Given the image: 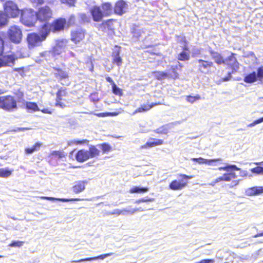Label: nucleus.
Wrapping results in <instances>:
<instances>
[{
	"label": "nucleus",
	"instance_id": "ddd939ff",
	"mask_svg": "<svg viewBox=\"0 0 263 263\" xmlns=\"http://www.w3.org/2000/svg\"><path fill=\"white\" fill-rule=\"evenodd\" d=\"M90 13L95 22H100L105 16L102 9L98 6L93 7L90 10Z\"/></svg>",
	"mask_w": 263,
	"mask_h": 263
},
{
	"label": "nucleus",
	"instance_id": "13d9d810",
	"mask_svg": "<svg viewBox=\"0 0 263 263\" xmlns=\"http://www.w3.org/2000/svg\"><path fill=\"white\" fill-rule=\"evenodd\" d=\"M215 260L213 259H202L200 261L197 262L196 263H214Z\"/></svg>",
	"mask_w": 263,
	"mask_h": 263
},
{
	"label": "nucleus",
	"instance_id": "338daca9",
	"mask_svg": "<svg viewBox=\"0 0 263 263\" xmlns=\"http://www.w3.org/2000/svg\"><path fill=\"white\" fill-rule=\"evenodd\" d=\"M74 21H75V17L74 15H72L69 17V18L68 20V23L70 25L72 24H73L74 22Z\"/></svg>",
	"mask_w": 263,
	"mask_h": 263
},
{
	"label": "nucleus",
	"instance_id": "2eb2a0df",
	"mask_svg": "<svg viewBox=\"0 0 263 263\" xmlns=\"http://www.w3.org/2000/svg\"><path fill=\"white\" fill-rule=\"evenodd\" d=\"M193 162H196L199 164H207L209 165H213V163L222 161L221 158L214 159H205L202 157L193 158L191 159Z\"/></svg>",
	"mask_w": 263,
	"mask_h": 263
},
{
	"label": "nucleus",
	"instance_id": "b1692460",
	"mask_svg": "<svg viewBox=\"0 0 263 263\" xmlns=\"http://www.w3.org/2000/svg\"><path fill=\"white\" fill-rule=\"evenodd\" d=\"M54 70L55 72L53 73L54 77L61 81L68 78V77L67 73L61 69L55 68Z\"/></svg>",
	"mask_w": 263,
	"mask_h": 263
},
{
	"label": "nucleus",
	"instance_id": "4468645a",
	"mask_svg": "<svg viewBox=\"0 0 263 263\" xmlns=\"http://www.w3.org/2000/svg\"><path fill=\"white\" fill-rule=\"evenodd\" d=\"M209 52L214 62L218 65L223 64L224 59L223 57L218 52L214 51L211 48L209 49Z\"/></svg>",
	"mask_w": 263,
	"mask_h": 263
},
{
	"label": "nucleus",
	"instance_id": "9b49d317",
	"mask_svg": "<svg viewBox=\"0 0 263 263\" xmlns=\"http://www.w3.org/2000/svg\"><path fill=\"white\" fill-rule=\"evenodd\" d=\"M85 31L80 27H77L71 32V40L77 43L82 40L85 36Z\"/></svg>",
	"mask_w": 263,
	"mask_h": 263
},
{
	"label": "nucleus",
	"instance_id": "f8f14e48",
	"mask_svg": "<svg viewBox=\"0 0 263 263\" xmlns=\"http://www.w3.org/2000/svg\"><path fill=\"white\" fill-rule=\"evenodd\" d=\"M46 24V23H45ZM66 21L65 19H59L55 21L52 25L47 23L50 27V31L58 32L64 29Z\"/></svg>",
	"mask_w": 263,
	"mask_h": 263
},
{
	"label": "nucleus",
	"instance_id": "f704fd0d",
	"mask_svg": "<svg viewBox=\"0 0 263 263\" xmlns=\"http://www.w3.org/2000/svg\"><path fill=\"white\" fill-rule=\"evenodd\" d=\"M154 105H142L141 107H139L137 109L135 110L133 112V115H135L138 112H142L146 111L150 109H151L153 107Z\"/></svg>",
	"mask_w": 263,
	"mask_h": 263
},
{
	"label": "nucleus",
	"instance_id": "c85d7f7f",
	"mask_svg": "<svg viewBox=\"0 0 263 263\" xmlns=\"http://www.w3.org/2000/svg\"><path fill=\"white\" fill-rule=\"evenodd\" d=\"M9 17L6 13L0 12V28L6 26L8 23Z\"/></svg>",
	"mask_w": 263,
	"mask_h": 263
},
{
	"label": "nucleus",
	"instance_id": "7c9ffc66",
	"mask_svg": "<svg viewBox=\"0 0 263 263\" xmlns=\"http://www.w3.org/2000/svg\"><path fill=\"white\" fill-rule=\"evenodd\" d=\"M149 191L147 187L134 186L130 190V193H146Z\"/></svg>",
	"mask_w": 263,
	"mask_h": 263
},
{
	"label": "nucleus",
	"instance_id": "393cba45",
	"mask_svg": "<svg viewBox=\"0 0 263 263\" xmlns=\"http://www.w3.org/2000/svg\"><path fill=\"white\" fill-rule=\"evenodd\" d=\"M112 57L113 58V63L118 66H120L122 64V60L120 56V50L119 49L114 51Z\"/></svg>",
	"mask_w": 263,
	"mask_h": 263
},
{
	"label": "nucleus",
	"instance_id": "0eeeda50",
	"mask_svg": "<svg viewBox=\"0 0 263 263\" xmlns=\"http://www.w3.org/2000/svg\"><path fill=\"white\" fill-rule=\"evenodd\" d=\"M8 33L9 38L11 42L17 44L21 41L22 33L18 27L16 26L11 27L8 30Z\"/></svg>",
	"mask_w": 263,
	"mask_h": 263
},
{
	"label": "nucleus",
	"instance_id": "2f4dec72",
	"mask_svg": "<svg viewBox=\"0 0 263 263\" xmlns=\"http://www.w3.org/2000/svg\"><path fill=\"white\" fill-rule=\"evenodd\" d=\"M88 152V155L90 158H93L97 156H98L100 154V151L98 149H97L96 146L91 145L89 147V151H87Z\"/></svg>",
	"mask_w": 263,
	"mask_h": 263
},
{
	"label": "nucleus",
	"instance_id": "bf43d9fd",
	"mask_svg": "<svg viewBox=\"0 0 263 263\" xmlns=\"http://www.w3.org/2000/svg\"><path fill=\"white\" fill-rule=\"evenodd\" d=\"M31 128L29 127H16L13 130L15 132H24L30 129Z\"/></svg>",
	"mask_w": 263,
	"mask_h": 263
},
{
	"label": "nucleus",
	"instance_id": "4d7b16f0",
	"mask_svg": "<svg viewBox=\"0 0 263 263\" xmlns=\"http://www.w3.org/2000/svg\"><path fill=\"white\" fill-rule=\"evenodd\" d=\"M61 1L62 3L66 4L69 6H73L76 0H61Z\"/></svg>",
	"mask_w": 263,
	"mask_h": 263
},
{
	"label": "nucleus",
	"instance_id": "ea45409f",
	"mask_svg": "<svg viewBox=\"0 0 263 263\" xmlns=\"http://www.w3.org/2000/svg\"><path fill=\"white\" fill-rule=\"evenodd\" d=\"M257 167L253 168L251 170V172L253 174L256 175H263V166L261 165H257Z\"/></svg>",
	"mask_w": 263,
	"mask_h": 263
},
{
	"label": "nucleus",
	"instance_id": "603ef678",
	"mask_svg": "<svg viewBox=\"0 0 263 263\" xmlns=\"http://www.w3.org/2000/svg\"><path fill=\"white\" fill-rule=\"evenodd\" d=\"M51 155L58 156L59 158H62L65 156L63 152L57 151H53L51 153Z\"/></svg>",
	"mask_w": 263,
	"mask_h": 263
},
{
	"label": "nucleus",
	"instance_id": "412c9836",
	"mask_svg": "<svg viewBox=\"0 0 263 263\" xmlns=\"http://www.w3.org/2000/svg\"><path fill=\"white\" fill-rule=\"evenodd\" d=\"M65 46V42L63 40H58L55 45L53 47L52 52L54 55L60 54L63 47Z\"/></svg>",
	"mask_w": 263,
	"mask_h": 263
},
{
	"label": "nucleus",
	"instance_id": "4be33fe9",
	"mask_svg": "<svg viewBox=\"0 0 263 263\" xmlns=\"http://www.w3.org/2000/svg\"><path fill=\"white\" fill-rule=\"evenodd\" d=\"M113 7L110 3L106 2L102 4V10L105 16H110L112 13Z\"/></svg>",
	"mask_w": 263,
	"mask_h": 263
},
{
	"label": "nucleus",
	"instance_id": "a18cd8bd",
	"mask_svg": "<svg viewBox=\"0 0 263 263\" xmlns=\"http://www.w3.org/2000/svg\"><path fill=\"white\" fill-rule=\"evenodd\" d=\"M88 142V141L87 140H72L70 141H68V145L71 146V145H72L73 144H76L77 145L78 144H85V143H87Z\"/></svg>",
	"mask_w": 263,
	"mask_h": 263
},
{
	"label": "nucleus",
	"instance_id": "5fc2aeb1",
	"mask_svg": "<svg viewBox=\"0 0 263 263\" xmlns=\"http://www.w3.org/2000/svg\"><path fill=\"white\" fill-rule=\"evenodd\" d=\"M167 130V129L164 126H162L157 128L155 131L157 133L159 134H166Z\"/></svg>",
	"mask_w": 263,
	"mask_h": 263
},
{
	"label": "nucleus",
	"instance_id": "f257e3e1",
	"mask_svg": "<svg viewBox=\"0 0 263 263\" xmlns=\"http://www.w3.org/2000/svg\"><path fill=\"white\" fill-rule=\"evenodd\" d=\"M50 32L49 25L44 24L40 29L39 33H30L27 35V41L29 49L41 45L42 42L46 40Z\"/></svg>",
	"mask_w": 263,
	"mask_h": 263
},
{
	"label": "nucleus",
	"instance_id": "e433bc0d",
	"mask_svg": "<svg viewBox=\"0 0 263 263\" xmlns=\"http://www.w3.org/2000/svg\"><path fill=\"white\" fill-rule=\"evenodd\" d=\"M80 20L79 22L81 24L88 23L90 21V17L87 16L85 13H80L79 15Z\"/></svg>",
	"mask_w": 263,
	"mask_h": 263
},
{
	"label": "nucleus",
	"instance_id": "49530a36",
	"mask_svg": "<svg viewBox=\"0 0 263 263\" xmlns=\"http://www.w3.org/2000/svg\"><path fill=\"white\" fill-rule=\"evenodd\" d=\"M258 80L262 81L263 79V66L258 68L256 75Z\"/></svg>",
	"mask_w": 263,
	"mask_h": 263
},
{
	"label": "nucleus",
	"instance_id": "de8ad7c7",
	"mask_svg": "<svg viewBox=\"0 0 263 263\" xmlns=\"http://www.w3.org/2000/svg\"><path fill=\"white\" fill-rule=\"evenodd\" d=\"M240 169L235 165L227 164L226 165V171L231 172L233 171H239Z\"/></svg>",
	"mask_w": 263,
	"mask_h": 263
},
{
	"label": "nucleus",
	"instance_id": "8fccbe9b",
	"mask_svg": "<svg viewBox=\"0 0 263 263\" xmlns=\"http://www.w3.org/2000/svg\"><path fill=\"white\" fill-rule=\"evenodd\" d=\"M263 122V117L254 121L252 123L248 125V127H252L256 124Z\"/></svg>",
	"mask_w": 263,
	"mask_h": 263
},
{
	"label": "nucleus",
	"instance_id": "dca6fc26",
	"mask_svg": "<svg viewBox=\"0 0 263 263\" xmlns=\"http://www.w3.org/2000/svg\"><path fill=\"white\" fill-rule=\"evenodd\" d=\"M89 158L88 152L85 149L79 150L76 155V159L80 162H83Z\"/></svg>",
	"mask_w": 263,
	"mask_h": 263
},
{
	"label": "nucleus",
	"instance_id": "72a5a7b5",
	"mask_svg": "<svg viewBox=\"0 0 263 263\" xmlns=\"http://www.w3.org/2000/svg\"><path fill=\"white\" fill-rule=\"evenodd\" d=\"M153 74L154 77L158 80H162L168 78V73L164 71H154Z\"/></svg>",
	"mask_w": 263,
	"mask_h": 263
},
{
	"label": "nucleus",
	"instance_id": "473e14b6",
	"mask_svg": "<svg viewBox=\"0 0 263 263\" xmlns=\"http://www.w3.org/2000/svg\"><path fill=\"white\" fill-rule=\"evenodd\" d=\"M41 146V143L39 142L36 143L32 147L26 148L25 149V153L26 154H31L34 152L38 151Z\"/></svg>",
	"mask_w": 263,
	"mask_h": 263
},
{
	"label": "nucleus",
	"instance_id": "f03ea898",
	"mask_svg": "<svg viewBox=\"0 0 263 263\" xmlns=\"http://www.w3.org/2000/svg\"><path fill=\"white\" fill-rule=\"evenodd\" d=\"M235 55V53H231L230 56L224 59L223 64L230 66L232 69V71L228 72L227 76L222 78L223 82H227L231 80L232 78V74L237 72L239 69V64Z\"/></svg>",
	"mask_w": 263,
	"mask_h": 263
},
{
	"label": "nucleus",
	"instance_id": "774afa93",
	"mask_svg": "<svg viewBox=\"0 0 263 263\" xmlns=\"http://www.w3.org/2000/svg\"><path fill=\"white\" fill-rule=\"evenodd\" d=\"M106 80L107 82H109L111 84V86H112L114 83H115L113 81L112 79L110 77H107L106 78Z\"/></svg>",
	"mask_w": 263,
	"mask_h": 263
},
{
	"label": "nucleus",
	"instance_id": "a19ab883",
	"mask_svg": "<svg viewBox=\"0 0 263 263\" xmlns=\"http://www.w3.org/2000/svg\"><path fill=\"white\" fill-rule=\"evenodd\" d=\"M98 146L102 150L103 153H108L111 149V146L106 143L98 145Z\"/></svg>",
	"mask_w": 263,
	"mask_h": 263
},
{
	"label": "nucleus",
	"instance_id": "5701e85b",
	"mask_svg": "<svg viewBox=\"0 0 263 263\" xmlns=\"http://www.w3.org/2000/svg\"><path fill=\"white\" fill-rule=\"evenodd\" d=\"M143 211H144V209L141 207L138 208L132 209L131 208V206H130L121 210V212L122 213L121 215H124V216L127 215H133L136 212Z\"/></svg>",
	"mask_w": 263,
	"mask_h": 263
},
{
	"label": "nucleus",
	"instance_id": "6ab92c4d",
	"mask_svg": "<svg viewBox=\"0 0 263 263\" xmlns=\"http://www.w3.org/2000/svg\"><path fill=\"white\" fill-rule=\"evenodd\" d=\"M3 66H9L11 67L14 64L15 59L12 55H8L4 56L1 58Z\"/></svg>",
	"mask_w": 263,
	"mask_h": 263
},
{
	"label": "nucleus",
	"instance_id": "a878e982",
	"mask_svg": "<svg viewBox=\"0 0 263 263\" xmlns=\"http://www.w3.org/2000/svg\"><path fill=\"white\" fill-rule=\"evenodd\" d=\"M256 72L253 71L247 74L243 79V81L247 83H253L258 80L257 78Z\"/></svg>",
	"mask_w": 263,
	"mask_h": 263
},
{
	"label": "nucleus",
	"instance_id": "4c0bfd02",
	"mask_svg": "<svg viewBox=\"0 0 263 263\" xmlns=\"http://www.w3.org/2000/svg\"><path fill=\"white\" fill-rule=\"evenodd\" d=\"M67 92L66 91V89L64 87H61L58 89V92L56 93L57 98L58 100H62V97L66 96Z\"/></svg>",
	"mask_w": 263,
	"mask_h": 263
},
{
	"label": "nucleus",
	"instance_id": "7ed1b4c3",
	"mask_svg": "<svg viewBox=\"0 0 263 263\" xmlns=\"http://www.w3.org/2000/svg\"><path fill=\"white\" fill-rule=\"evenodd\" d=\"M21 20L26 26H33L37 20L36 12L31 9H25L22 11Z\"/></svg>",
	"mask_w": 263,
	"mask_h": 263
},
{
	"label": "nucleus",
	"instance_id": "09e8293b",
	"mask_svg": "<svg viewBox=\"0 0 263 263\" xmlns=\"http://www.w3.org/2000/svg\"><path fill=\"white\" fill-rule=\"evenodd\" d=\"M111 21H112V20H107L106 21H103V23L99 25L100 26V28L103 29H105L106 27H107L108 28H109V23Z\"/></svg>",
	"mask_w": 263,
	"mask_h": 263
},
{
	"label": "nucleus",
	"instance_id": "e2e57ef3",
	"mask_svg": "<svg viewBox=\"0 0 263 263\" xmlns=\"http://www.w3.org/2000/svg\"><path fill=\"white\" fill-rule=\"evenodd\" d=\"M222 177H223V181H229L231 180V178H230L228 173L223 174V175L222 176Z\"/></svg>",
	"mask_w": 263,
	"mask_h": 263
},
{
	"label": "nucleus",
	"instance_id": "58836bf2",
	"mask_svg": "<svg viewBox=\"0 0 263 263\" xmlns=\"http://www.w3.org/2000/svg\"><path fill=\"white\" fill-rule=\"evenodd\" d=\"M12 171L7 168H0V177L6 178L11 175Z\"/></svg>",
	"mask_w": 263,
	"mask_h": 263
},
{
	"label": "nucleus",
	"instance_id": "bb28decb",
	"mask_svg": "<svg viewBox=\"0 0 263 263\" xmlns=\"http://www.w3.org/2000/svg\"><path fill=\"white\" fill-rule=\"evenodd\" d=\"M43 199H46L47 200H50V201H62L63 202H66L69 201H80L82 200L83 199H80V198H58L55 197H43Z\"/></svg>",
	"mask_w": 263,
	"mask_h": 263
},
{
	"label": "nucleus",
	"instance_id": "69168bd1",
	"mask_svg": "<svg viewBox=\"0 0 263 263\" xmlns=\"http://www.w3.org/2000/svg\"><path fill=\"white\" fill-rule=\"evenodd\" d=\"M228 174L229 175L230 178H231V180L232 179L236 178L237 177V175H236V174L234 172H233V171L230 172L229 173H228Z\"/></svg>",
	"mask_w": 263,
	"mask_h": 263
},
{
	"label": "nucleus",
	"instance_id": "0e129e2a",
	"mask_svg": "<svg viewBox=\"0 0 263 263\" xmlns=\"http://www.w3.org/2000/svg\"><path fill=\"white\" fill-rule=\"evenodd\" d=\"M13 71H17L20 73V74H22V73L24 72V67H21V68H15L13 69Z\"/></svg>",
	"mask_w": 263,
	"mask_h": 263
},
{
	"label": "nucleus",
	"instance_id": "864d4df0",
	"mask_svg": "<svg viewBox=\"0 0 263 263\" xmlns=\"http://www.w3.org/2000/svg\"><path fill=\"white\" fill-rule=\"evenodd\" d=\"M61 100H58V99H56L55 106L61 108H64L66 106V105L64 103L61 102Z\"/></svg>",
	"mask_w": 263,
	"mask_h": 263
},
{
	"label": "nucleus",
	"instance_id": "c9c22d12",
	"mask_svg": "<svg viewBox=\"0 0 263 263\" xmlns=\"http://www.w3.org/2000/svg\"><path fill=\"white\" fill-rule=\"evenodd\" d=\"M190 58V54L185 51L181 52L177 57V59L182 61H185L189 60Z\"/></svg>",
	"mask_w": 263,
	"mask_h": 263
},
{
	"label": "nucleus",
	"instance_id": "9d476101",
	"mask_svg": "<svg viewBox=\"0 0 263 263\" xmlns=\"http://www.w3.org/2000/svg\"><path fill=\"white\" fill-rule=\"evenodd\" d=\"M128 6L126 2L123 0L117 1L114 6V13L119 15H122L126 12L128 10Z\"/></svg>",
	"mask_w": 263,
	"mask_h": 263
},
{
	"label": "nucleus",
	"instance_id": "aec40b11",
	"mask_svg": "<svg viewBox=\"0 0 263 263\" xmlns=\"http://www.w3.org/2000/svg\"><path fill=\"white\" fill-rule=\"evenodd\" d=\"M85 183H87L86 181H79L76 182L75 185L72 187V191L76 194L83 192L85 189Z\"/></svg>",
	"mask_w": 263,
	"mask_h": 263
},
{
	"label": "nucleus",
	"instance_id": "1a4fd4ad",
	"mask_svg": "<svg viewBox=\"0 0 263 263\" xmlns=\"http://www.w3.org/2000/svg\"><path fill=\"white\" fill-rule=\"evenodd\" d=\"M36 14L37 20L41 22L47 21L52 15L51 11L47 6L40 8Z\"/></svg>",
	"mask_w": 263,
	"mask_h": 263
},
{
	"label": "nucleus",
	"instance_id": "c03bdc74",
	"mask_svg": "<svg viewBox=\"0 0 263 263\" xmlns=\"http://www.w3.org/2000/svg\"><path fill=\"white\" fill-rule=\"evenodd\" d=\"M201 97L199 95H197L195 96H187L186 97V100L191 103H194L196 100H200Z\"/></svg>",
	"mask_w": 263,
	"mask_h": 263
},
{
	"label": "nucleus",
	"instance_id": "f3484780",
	"mask_svg": "<svg viewBox=\"0 0 263 263\" xmlns=\"http://www.w3.org/2000/svg\"><path fill=\"white\" fill-rule=\"evenodd\" d=\"M113 254H114V253H109L100 255L96 256V257H88V258H83V259H79L78 260H72V261H71V262H81L85 261H92V260H96L99 259H104L106 257L110 256L112 255Z\"/></svg>",
	"mask_w": 263,
	"mask_h": 263
},
{
	"label": "nucleus",
	"instance_id": "c756f323",
	"mask_svg": "<svg viewBox=\"0 0 263 263\" xmlns=\"http://www.w3.org/2000/svg\"><path fill=\"white\" fill-rule=\"evenodd\" d=\"M26 108L30 112V110L36 111L40 110V109L36 103L31 102H26Z\"/></svg>",
	"mask_w": 263,
	"mask_h": 263
},
{
	"label": "nucleus",
	"instance_id": "423d86ee",
	"mask_svg": "<svg viewBox=\"0 0 263 263\" xmlns=\"http://www.w3.org/2000/svg\"><path fill=\"white\" fill-rule=\"evenodd\" d=\"M195 63L198 64L197 67L199 71L204 74L210 73L212 68L214 67L213 62L202 59L196 60Z\"/></svg>",
	"mask_w": 263,
	"mask_h": 263
},
{
	"label": "nucleus",
	"instance_id": "cd10ccee",
	"mask_svg": "<svg viewBox=\"0 0 263 263\" xmlns=\"http://www.w3.org/2000/svg\"><path fill=\"white\" fill-rule=\"evenodd\" d=\"M155 141L147 142L144 145L141 146V148H147L154 147L156 145H161L163 143V140L160 139H154Z\"/></svg>",
	"mask_w": 263,
	"mask_h": 263
},
{
	"label": "nucleus",
	"instance_id": "6e6d98bb",
	"mask_svg": "<svg viewBox=\"0 0 263 263\" xmlns=\"http://www.w3.org/2000/svg\"><path fill=\"white\" fill-rule=\"evenodd\" d=\"M122 213L120 209H115L111 212H108V215H116L117 216L121 215Z\"/></svg>",
	"mask_w": 263,
	"mask_h": 263
},
{
	"label": "nucleus",
	"instance_id": "3c124183",
	"mask_svg": "<svg viewBox=\"0 0 263 263\" xmlns=\"http://www.w3.org/2000/svg\"><path fill=\"white\" fill-rule=\"evenodd\" d=\"M24 244L23 241H12L10 246L12 247H20Z\"/></svg>",
	"mask_w": 263,
	"mask_h": 263
},
{
	"label": "nucleus",
	"instance_id": "052dcab7",
	"mask_svg": "<svg viewBox=\"0 0 263 263\" xmlns=\"http://www.w3.org/2000/svg\"><path fill=\"white\" fill-rule=\"evenodd\" d=\"M4 41L3 39L0 37V55H1L4 52Z\"/></svg>",
	"mask_w": 263,
	"mask_h": 263
},
{
	"label": "nucleus",
	"instance_id": "6e6552de",
	"mask_svg": "<svg viewBox=\"0 0 263 263\" xmlns=\"http://www.w3.org/2000/svg\"><path fill=\"white\" fill-rule=\"evenodd\" d=\"M180 176L182 177V179L180 181L173 180L169 185L170 189L174 191L182 190L187 185V182H184L183 180H187L193 178L192 176H187L184 174H181Z\"/></svg>",
	"mask_w": 263,
	"mask_h": 263
},
{
	"label": "nucleus",
	"instance_id": "39448f33",
	"mask_svg": "<svg viewBox=\"0 0 263 263\" xmlns=\"http://www.w3.org/2000/svg\"><path fill=\"white\" fill-rule=\"evenodd\" d=\"M5 13L9 16L15 17L18 15L20 10L17 5L11 1H8L4 4Z\"/></svg>",
	"mask_w": 263,
	"mask_h": 263
},
{
	"label": "nucleus",
	"instance_id": "20e7f679",
	"mask_svg": "<svg viewBox=\"0 0 263 263\" xmlns=\"http://www.w3.org/2000/svg\"><path fill=\"white\" fill-rule=\"evenodd\" d=\"M0 108L9 112H13L16 111L18 107L14 98L7 96L0 97Z\"/></svg>",
	"mask_w": 263,
	"mask_h": 263
},
{
	"label": "nucleus",
	"instance_id": "79ce46f5",
	"mask_svg": "<svg viewBox=\"0 0 263 263\" xmlns=\"http://www.w3.org/2000/svg\"><path fill=\"white\" fill-rule=\"evenodd\" d=\"M176 68H177V66H171L172 73H168V78L173 79H176L178 78L179 74L176 71Z\"/></svg>",
	"mask_w": 263,
	"mask_h": 263
},
{
	"label": "nucleus",
	"instance_id": "a211bd4d",
	"mask_svg": "<svg viewBox=\"0 0 263 263\" xmlns=\"http://www.w3.org/2000/svg\"><path fill=\"white\" fill-rule=\"evenodd\" d=\"M263 193V186H253L248 189L246 191V194L248 196L258 195Z\"/></svg>",
	"mask_w": 263,
	"mask_h": 263
},
{
	"label": "nucleus",
	"instance_id": "37998d69",
	"mask_svg": "<svg viewBox=\"0 0 263 263\" xmlns=\"http://www.w3.org/2000/svg\"><path fill=\"white\" fill-rule=\"evenodd\" d=\"M111 87H112V92L115 95H118V96L122 95V89H121L119 87H118L115 83L113 84L112 86H111Z\"/></svg>",
	"mask_w": 263,
	"mask_h": 263
},
{
	"label": "nucleus",
	"instance_id": "680f3d73",
	"mask_svg": "<svg viewBox=\"0 0 263 263\" xmlns=\"http://www.w3.org/2000/svg\"><path fill=\"white\" fill-rule=\"evenodd\" d=\"M142 200H143V202H153L155 201V199L153 198H148L147 197L142 198Z\"/></svg>",
	"mask_w": 263,
	"mask_h": 263
}]
</instances>
